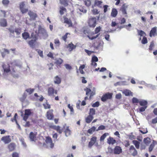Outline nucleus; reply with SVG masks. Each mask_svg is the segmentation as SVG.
<instances>
[{
	"label": "nucleus",
	"mask_w": 157,
	"mask_h": 157,
	"mask_svg": "<svg viewBox=\"0 0 157 157\" xmlns=\"http://www.w3.org/2000/svg\"><path fill=\"white\" fill-rule=\"evenodd\" d=\"M95 114V110L94 108H90V109L89 115L93 116Z\"/></svg>",
	"instance_id": "nucleus-39"
},
{
	"label": "nucleus",
	"mask_w": 157,
	"mask_h": 157,
	"mask_svg": "<svg viewBox=\"0 0 157 157\" xmlns=\"http://www.w3.org/2000/svg\"><path fill=\"white\" fill-rule=\"evenodd\" d=\"M127 8V6L125 5V4H123L120 9L122 13L124 14H127L126 9Z\"/></svg>",
	"instance_id": "nucleus-21"
},
{
	"label": "nucleus",
	"mask_w": 157,
	"mask_h": 157,
	"mask_svg": "<svg viewBox=\"0 0 157 157\" xmlns=\"http://www.w3.org/2000/svg\"><path fill=\"white\" fill-rule=\"evenodd\" d=\"M28 14L30 16L31 18L33 20H35L37 16V15L36 13L31 11H29L28 12Z\"/></svg>",
	"instance_id": "nucleus-18"
},
{
	"label": "nucleus",
	"mask_w": 157,
	"mask_h": 157,
	"mask_svg": "<svg viewBox=\"0 0 157 157\" xmlns=\"http://www.w3.org/2000/svg\"><path fill=\"white\" fill-rule=\"evenodd\" d=\"M54 44H55V47L56 48L59 47L60 44V43L59 39H56L54 40Z\"/></svg>",
	"instance_id": "nucleus-38"
},
{
	"label": "nucleus",
	"mask_w": 157,
	"mask_h": 157,
	"mask_svg": "<svg viewBox=\"0 0 157 157\" xmlns=\"http://www.w3.org/2000/svg\"><path fill=\"white\" fill-rule=\"evenodd\" d=\"M124 145L125 147H128L130 146L129 142L128 140H125L124 141Z\"/></svg>",
	"instance_id": "nucleus-53"
},
{
	"label": "nucleus",
	"mask_w": 157,
	"mask_h": 157,
	"mask_svg": "<svg viewBox=\"0 0 157 157\" xmlns=\"http://www.w3.org/2000/svg\"><path fill=\"white\" fill-rule=\"evenodd\" d=\"M54 83L57 84H59L61 83V79L58 76H56L55 77Z\"/></svg>",
	"instance_id": "nucleus-28"
},
{
	"label": "nucleus",
	"mask_w": 157,
	"mask_h": 157,
	"mask_svg": "<svg viewBox=\"0 0 157 157\" xmlns=\"http://www.w3.org/2000/svg\"><path fill=\"white\" fill-rule=\"evenodd\" d=\"M84 2L85 5L87 6H89L91 5V2L89 0H86Z\"/></svg>",
	"instance_id": "nucleus-59"
},
{
	"label": "nucleus",
	"mask_w": 157,
	"mask_h": 157,
	"mask_svg": "<svg viewBox=\"0 0 157 157\" xmlns=\"http://www.w3.org/2000/svg\"><path fill=\"white\" fill-rule=\"evenodd\" d=\"M110 150H109L110 153H113L114 154L119 155L122 152V149L120 146H116L115 147L113 150L111 148H110Z\"/></svg>",
	"instance_id": "nucleus-3"
},
{
	"label": "nucleus",
	"mask_w": 157,
	"mask_h": 157,
	"mask_svg": "<svg viewBox=\"0 0 157 157\" xmlns=\"http://www.w3.org/2000/svg\"><path fill=\"white\" fill-rule=\"evenodd\" d=\"M2 67L4 70V72L6 73H8L10 71V66L9 64H3Z\"/></svg>",
	"instance_id": "nucleus-16"
},
{
	"label": "nucleus",
	"mask_w": 157,
	"mask_h": 157,
	"mask_svg": "<svg viewBox=\"0 0 157 157\" xmlns=\"http://www.w3.org/2000/svg\"><path fill=\"white\" fill-rule=\"evenodd\" d=\"M147 42V38L145 37H144L142 40V44H145Z\"/></svg>",
	"instance_id": "nucleus-55"
},
{
	"label": "nucleus",
	"mask_w": 157,
	"mask_h": 157,
	"mask_svg": "<svg viewBox=\"0 0 157 157\" xmlns=\"http://www.w3.org/2000/svg\"><path fill=\"white\" fill-rule=\"evenodd\" d=\"M2 2L4 5H7L9 4L10 1L9 0H2Z\"/></svg>",
	"instance_id": "nucleus-62"
},
{
	"label": "nucleus",
	"mask_w": 157,
	"mask_h": 157,
	"mask_svg": "<svg viewBox=\"0 0 157 157\" xmlns=\"http://www.w3.org/2000/svg\"><path fill=\"white\" fill-rule=\"evenodd\" d=\"M132 101L133 103H138L140 101L138 99L134 97L132 98Z\"/></svg>",
	"instance_id": "nucleus-54"
},
{
	"label": "nucleus",
	"mask_w": 157,
	"mask_h": 157,
	"mask_svg": "<svg viewBox=\"0 0 157 157\" xmlns=\"http://www.w3.org/2000/svg\"><path fill=\"white\" fill-rule=\"evenodd\" d=\"M97 137L96 136H92L90 139V141L89 142L88 146L89 147L91 148L92 146L95 144H98L97 142Z\"/></svg>",
	"instance_id": "nucleus-7"
},
{
	"label": "nucleus",
	"mask_w": 157,
	"mask_h": 157,
	"mask_svg": "<svg viewBox=\"0 0 157 157\" xmlns=\"http://www.w3.org/2000/svg\"><path fill=\"white\" fill-rule=\"evenodd\" d=\"M3 51L1 52L2 57L4 58L5 57L6 54H9L10 52L9 50L6 49L4 48L3 50Z\"/></svg>",
	"instance_id": "nucleus-26"
},
{
	"label": "nucleus",
	"mask_w": 157,
	"mask_h": 157,
	"mask_svg": "<svg viewBox=\"0 0 157 157\" xmlns=\"http://www.w3.org/2000/svg\"><path fill=\"white\" fill-rule=\"evenodd\" d=\"M107 142L109 144H113L116 142V140L112 137H109L107 139Z\"/></svg>",
	"instance_id": "nucleus-22"
},
{
	"label": "nucleus",
	"mask_w": 157,
	"mask_h": 157,
	"mask_svg": "<svg viewBox=\"0 0 157 157\" xmlns=\"http://www.w3.org/2000/svg\"><path fill=\"white\" fill-rule=\"evenodd\" d=\"M113 94L109 93H107L102 96L101 99L103 102L105 101L108 99H111L112 96Z\"/></svg>",
	"instance_id": "nucleus-6"
},
{
	"label": "nucleus",
	"mask_w": 157,
	"mask_h": 157,
	"mask_svg": "<svg viewBox=\"0 0 157 157\" xmlns=\"http://www.w3.org/2000/svg\"><path fill=\"white\" fill-rule=\"evenodd\" d=\"M101 27L100 26H99L98 27H96L94 30L95 33H92V34H98V33L99 32H100V31L101 30Z\"/></svg>",
	"instance_id": "nucleus-43"
},
{
	"label": "nucleus",
	"mask_w": 157,
	"mask_h": 157,
	"mask_svg": "<svg viewBox=\"0 0 157 157\" xmlns=\"http://www.w3.org/2000/svg\"><path fill=\"white\" fill-rule=\"evenodd\" d=\"M29 136L31 141H34L36 137V135L33 132H31L30 133Z\"/></svg>",
	"instance_id": "nucleus-36"
},
{
	"label": "nucleus",
	"mask_w": 157,
	"mask_h": 157,
	"mask_svg": "<svg viewBox=\"0 0 157 157\" xmlns=\"http://www.w3.org/2000/svg\"><path fill=\"white\" fill-rule=\"evenodd\" d=\"M140 105L143 107L147 106V102L145 100L140 101L139 102Z\"/></svg>",
	"instance_id": "nucleus-33"
},
{
	"label": "nucleus",
	"mask_w": 157,
	"mask_h": 157,
	"mask_svg": "<svg viewBox=\"0 0 157 157\" xmlns=\"http://www.w3.org/2000/svg\"><path fill=\"white\" fill-rule=\"evenodd\" d=\"M55 63L56 64V65L57 66L60 67V65L63 63V60L61 58H59L57 59H55Z\"/></svg>",
	"instance_id": "nucleus-19"
},
{
	"label": "nucleus",
	"mask_w": 157,
	"mask_h": 157,
	"mask_svg": "<svg viewBox=\"0 0 157 157\" xmlns=\"http://www.w3.org/2000/svg\"><path fill=\"white\" fill-rule=\"evenodd\" d=\"M155 145L154 144H151L149 147V151L150 152L151 151L154 147Z\"/></svg>",
	"instance_id": "nucleus-60"
},
{
	"label": "nucleus",
	"mask_w": 157,
	"mask_h": 157,
	"mask_svg": "<svg viewBox=\"0 0 157 157\" xmlns=\"http://www.w3.org/2000/svg\"><path fill=\"white\" fill-rule=\"evenodd\" d=\"M22 35L23 38L25 40H27L28 38H30V34L28 32H24L23 33H22Z\"/></svg>",
	"instance_id": "nucleus-23"
},
{
	"label": "nucleus",
	"mask_w": 157,
	"mask_h": 157,
	"mask_svg": "<svg viewBox=\"0 0 157 157\" xmlns=\"http://www.w3.org/2000/svg\"><path fill=\"white\" fill-rule=\"evenodd\" d=\"M1 140L5 144H8L11 141V139L9 136L2 137L1 138Z\"/></svg>",
	"instance_id": "nucleus-13"
},
{
	"label": "nucleus",
	"mask_w": 157,
	"mask_h": 157,
	"mask_svg": "<svg viewBox=\"0 0 157 157\" xmlns=\"http://www.w3.org/2000/svg\"><path fill=\"white\" fill-rule=\"evenodd\" d=\"M47 65L48 66V69L49 70H51L53 69V67L54 66V65L52 63L48 64Z\"/></svg>",
	"instance_id": "nucleus-63"
},
{
	"label": "nucleus",
	"mask_w": 157,
	"mask_h": 157,
	"mask_svg": "<svg viewBox=\"0 0 157 157\" xmlns=\"http://www.w3.org/2000/svg\"><path fill=\"white\" fill-rule=\"evenodd\" d=\"M68 47L69 48V50L70 51L76 48V46L74 45L72 43H71L68 44Z\"/></svg>",
	"instance_id": "nucleus-45"
},
{
	"label": "nucleus",
	"mask_w": 157,
	"mask_h": 157,
	"mask_svg": "<svg viewBox=\"0 0 157 157\" xmlns=\"http://www.w3.org/2000/svg\"><path fill=\"white\" fill-rule=\"evenodd\" d=\"M64 132L66 136H67L70 135L71 131L69 128V127L68 126L67 127L64 131Z\"/></svg>",
	"instance_id": "nucleus-31"
},
{
	"label": "nucleus",
	"mask_w": 157,
	"mask_h": 157,
	"mask_svg": "<svg viewBox=\"0 0 157 157\" xmlns=\"http://www.w3.org/2000/svg\"><path fill=\"white\" fill-rule=\"evenodd\" d=\"M123 93L126 96H129L131 95H132V93L131 91L129 90H124L123 92Z\"/></svg>",
	"instance_id": "nucleus-29"
},
{
	"label": "nucleus",
	"mask_w": 157,
	"mask_h": 157,
	"mask_svg": "<svg viewBox=\"0 0 157 157\" xmlns=\"http://www.w3.org/2000/svg\"><path fill=\"white\" fill-rule=\"evenodd\" d=\"M102 3V2L101 1L96 0L95 1L94 4L95 6H97L101 8V5Z\"/></svg>",
	"instance_id": "nucleus-34"
},
{
	"label": "nucleus",
	"mask_w": 157,
	"mask_h": 157,
	"mask_svg": "<svg viewBox=\"0 0 157 157\" xmlns=\"http://www.w3.org/2000/svg\"><path fill=\"white\" fill-rule=\"evenodd\" d=\"M34 89L29 88L26 89L25 91L28 93H29V94H32L34 91Z\"/></svg>",
	"instance_id": "nucleus-49"
},
{
	"label": "nucleus",
	"mask_w": 157,
	"mask_h": 157,
	"mask_svg": "<svg viewBox=\"0 0 157 157\" xmlns=\"http://www.w3.org/2000/svg\"><path fill=\"white\" fill-rule=\"evenodd\" d=\"M97 22V20L96 17H93L89 18L87 23L90 27L94 28L96 26Z\"/></svg>",
	"instance_id": "nucleus-2"
},
{
	"label": "nucleus",
	"mask_w": 157,
	"mask_h": 157,
	"mask_svg": "<svg viewBox=\"0 0 157 157\" xmlns=\"http://www.w3.org/2000/svg\"><path fill=\"white\" fill-rule=\"evenodd\" d=\"M100 104L98 101H97L93 104L92 106L93 107H98L99 106Z\"/></svg>",
	"instance_id": "nucleus-58"
},
{
	"label": "nucleus",
	"mask_w": 157,
	"mask_h": 157,
	"mask_svg": "<svg viewBox=\"0 0 157 157\" xmlns=\"http://www.w3.org/2000/svg\"><path fill=\"white\" fill-rule=\"evenodd\" d=\"M109 135V133H104L102 135L100 138V141H103L106 138L107 136H108Z\"/></svg>",
	"instance_id": "nucleus-42"
},
{
	"label": "nucleus",
	"mask_w": 157,
	"mask_h": 157,
	"mask_svg": "<svg viewBox=\"0 0 157 157\" xmlns=\"http://www.w3.org/2000/svg\"><path fill=\"white\" fill-rule=\"evenodd\" d=\"M144 143L147 145H148L151 142L150 139L149 138H144Z\"/></svg>",
	"instance_id": "nucleus-46"
},
{
	"label": "nucleus",
	"mask_w": 157,
	"mask_h": 157,
	"mask_svg": "<svg viewBox=\"0 0 157 157\" xmlns=\"http://www.w3.org/2000/svg\"><path fill=\"white\" fill-rule=\"evenodd\" d=\"M15 33L17 36H19L21 34V28H15L14 29Z\"/></svg>",
	"instance_id": "nucleus-27"
},
{
	"label": "nucleus",
	"mask_w": 157,
	"mask_h": 157,
	"mask_svg": "<svg viewBox=\"0 0 157 157\" xmlns=\"http://www.w3.org/2000/svg\"><path fill=\"white\" fill-rule=\"evenodd\" d=\"M33 112H32L31 109H26L25 110L24 115L23 117V120L26 121L27 120L29 116L33 115Z\"/></svg>",
	"instance_id": "nucleus-4"
},
{
	"label": "nucleus",
	"mask_w": 157,
	"mask_h": 157,
	"mask_svg": "<svg viewBox=\"0 0 157 157\" xmlns=\"http://www.w3.org/2000/svg\"><path fill=\"white\" fill-rule=\"evenodd\" d=\"M92 12L94 15H95L99 13L98 10L97 9H94L92 10Z\"/></svg>",
	"instance_id": "nucleus-52"
},
{
	"label": "nucleus",
	"mask_w": 157,
	"mask_h": 157,
	"mask_svg": "<svg viewBox=\"0 0 157 157\" xmlns=\"http://www.w3.org/2000/svg\"><path fill=\"white\" fill-rule=\"evenodd\" d=\"M53 112V109H50L47 112L46 116L48 119L50 120L53 119L54 118Z\"/></svg>",
	"instance_id": "nucleus-10"
},
{
	"label": "nucleus",
	"mask_w": 157,
	"mask_h": 157,
	"mask_svg": "<svg viewBox=\"0 0 157 157\" xmlns=\"http://www.w3.org/2000/svg\"><path fill=\"white\" fill-rule=\"evenodd\" d=\"M85 51L86 52L88 55L90 56L92 53H94V52L93 51H90L87 49H85Z\"/></svg>",
	"instance_id": "nucleus-61"
},
{
	"label": "nucleus",
	"mask_w": 157,
	"mask_h": 157,
	"mask_svg": "<svg viewBox=\"0 0 157 157\" xmlns=\"http://www.w3.org/2000/svg\"><path fill=\"white\" fill-rule=\"evenodd\" d=\"M25 5V4L24 2H21L20 4V9L21 12L23 14L26 13L28 11V9L25 8H24Z\"/></svg>",
	"instance_id": "nucleus-9"
},
{
	"label": "nucleus",
	"mask_w": 157,
	"mask_h": 157,
	"mask_svg": "<svg viewBox=\"0 0 157 157\" xmlns=\"http://www.w3.org/2000/svg\"><path fill=\"white\" fill-rule=\"evenodd\" d=\"M95 129L96 128L94 126H93L88 130L87 132L89 134H91L95 131Z\"/></svg>",
	"instance_id": "nucleus-41"
},
{
	"label": "nucleus",
	"mask_w": 157,
	"mask_h": 157,
	"mask_svg": "<svg viewBox=\"0 0 157 157\" xmlns=\"http://www.w3.org/2000/svg\"><path fill=\"white\" fill-rule=\"evenodd\" d=\"M100 33L98 34L96 36H93V37H90V36L88 35L87 37L91 40H93L95 39H96L97 37H98L100 35Z\"/></svg>",
	"instance_id": "nucleus-51"
},
{
	"label": "nucleus",
	"mask_w": 157,
	"mask_h": 157,
	"mask_svg": "<svg viewBox=\"0 0 157 157\" xmlns=\"http://www.w3.org/2000/svg\"><path fill=\"white\" fill-rule=\"evenodd\" d=\"M27 95L25 93H24L22 95V96L20 98V100L22 102H24L26 97Z\"/></svg>",
	"instance_id": "nucleus-32"
},
{
	"label": "nucleus",
	"mask_w": 157,
	"mask_h": 157,
	"mask_svg": "<svg viewBox=\"0 0 157 157\" xmlns=\"http://www.w3.org/2000/svg\"><path fill=\"white\" fill-rule=\"evenodd\" d=\"M64 23L67 24L68 27L73 26V23L70 19L65 17H64Z\"/></svg>",
	"instance_id": "nucleus-11"
},
{
	"label": "nucleus",
	"mask_w": 157,
	"mask_h": 157,
	"mask_svg": "<svg viewBox=\"0 0 157 157\" xmlns=\"http://www.w3.org/2000/svg\"><path fill=\"white\" fill-rule=\"evenodd\" d=\"M45 142L48 145H49L50 147L53 148L54 147V144L52 142V140L51 137L47 136L46 137Z\"/></svg>",
	"instance_id": "nucleus-8"
},
{
	"label": "nucleus",
	"mask_w": 157,
	"mask_h": 157,
	"mask_svg": "<svg viewBox=\"0 0 157 157\" xmlns=\"http://www.w3.org/2000/svg\"><path fill=\"white\" fill-rule=\"evenodd\" d=\"M117 14V11L116 9L113 8L112 10L111 13V16L113 17H115Z\"/></svg>",
	"instance_id": "nucleus-24"
},
{
	"label": "nucleus",
	"mask_w": 157,
	"mask_h": 157,
	"mask_svg": "<svg viewBox=\"0 0 157 157\" xmlns=\"http://www.w3.org/2000/svg\"><path fill=\"white\" fill-rule=\"evenodd\" d=\"M69 34L68 33H66L65 35L62 37V39L65 42L67 41V35Z\"/></svg>",
	"instance_id": "nucleus-56"
},
{
	"label": "nucleus",
	"mask_w": 157,
	"mask_h": 157,
	"mask_svg": "<svg viewBox=\"0 0 157 157\" xmlns=\"http://www.w3.org/2000/svg\"><path fill=\"white\" fill-rule=\"evenodd\" d=\"M157 35V27H156L153 28L150 31L149 36L151 37Z\"/></svg>",
	"instance_id": "nucleus-15"
},
{
	"label": "nucleus",
	"mask_w": 157,
	"mask_h": 157,
	"mask_svg": "<svg viewBox=\"0 0 157 157\" xmlns=\"http://www.w3.org/2000/svg\"><path fill=\"white\" fill-rule=\"evenodd\" d=\"M50 128L56 130L59 134L62 133L63 132L62 129L60 128V127L59 126L52 125L50 126Z\"/></svg>",
	"instance_id": "nucleus-14"
},
{
	"label": "nucleus",
	"mask_w": 157,
	"mask_h": 157,
	"mask_svg": "<svg viewBox=\"0 0 157 157\" xmlns=\"http://www.w3.org/2000/svg\"><path fill=\"white\" fill-rule=\"evenodd\" d=\"M138 33L139 35L141 36H143L146 35V33L142 30H138Z\"/></svg>",
	"instance_id": "nucleus-50"
},
{
	"label": "nucleus",
	"mask_w": 157,
	"mask_h": 157,
	"mask_svg": "<svg viewBox=\"0 0 157 157\" xmlns=\"http://www.w3.org/2000/svg\"><path fill=\"white\" fill-rule=\"evenodd\" d=\"M48 94L49 96H52L53 97L55 96L54 94H56L57 93V91L55 90L52 87H50L48 89Z\"/></svg>",
	"instance_id": "nucleus-5"
},
{
	"label": "nucleus",
	"mask_w": 157,
	"mask_h": 157,
	"mask_svg": "<svg viewBox=\"0 0 157 157\" xmlns=\"http://www.w3.org/2000/svg\"><path fill=\"white\" fill-rule=\"evenodd\" d=\"M17 116V113H15L14 116V117L13 118H12L11 119V121L13 122L14 121H15L16 124H17V121L16 117Z\"/></svg>",
	"instance_id": "nucleus-47"
},
{
	"label": "nucleus",
	"mask_w": 157,
	"mask_h": 157,
	"mask_svg": "<svg viewBox=\"0 0 157 157\" xmlns=\"http://www.w3.org/2000/svg\"><path fill=\"white\" fill-rule=\"evenodd\" d=\"M59 1L60 4L65 6H67L68 5V0H59Z\"/></svg>",
	"instance_id": "nucleus-30"
},
{
	"label": "nucleus",
	"mask_w": 157,
	"mask_h": 157,
	"mask_svg": "<svg viewBox=\"0 0 157 157\" xmlns=\"http://www.w3.org/2000/svg\"><path fill=\"white\" fill-rule=\"evenodd\" d=\"M66 11L67 10L63 6L60 7V10L59 11V13L61 15H62L64 14V11L66 12Z\"/></svg>",
	"instance_id": "nucleus-44"
},
{
	"label": "nucleus",
	"mask_w": 157,
	"mask_h": 157,
	"mask_svg": "<svg viewBox=\"0 0 157 157\" xmlns=\"http://www.w3.org/2000/svg\"><path fill=\"white\" fill-rule=\"evenodd\" d=\"M85 90L86 91V95H88V94L90 93V98L91 99L92 96L95 94V92L91 91V90L87 87H86L85 89Z\"/></svg>",
	"instance_id": "nucleus-12"
},
{
	"label": "nucleus",
	"mask_w": 157,
	"mask_h": 157,
	"mask_svg": "<svg viewBox=\"0 0 157 157\" xmlns=\"http://www.w3.org/2000/svg\"><path fill=\"white\" fill-rule=\"evenodd\" d=\"M98 61V59L97 57L94 56L92 58L91 62H97Z\"/></svg>",
	"instance_id": "nucleus-64"
},
{
	"label": "nucleus",
	"mask_w": 157,
	"mask_h": 157,
	"mask_svg": "<svg viewBox=\"0 0 157 157\" xmlns=\"http://www.w3.org/2000/svg\"><path fill=\"white\" fill-rule=\"evenodd\" d=\"M6 12L4 10H1L0 11V16L5 17L6 15Z\"/></svg>",
	"instance_id": "nucleus-48"
},
{
	"label": "nucleus",
	"mask_w": 157,
	"mask_h": 157,
	"mask_svg": "<svg viewBox=\"0 0 157 157\" xmlns=\"http://www.w3.org/2000/svg\"><path fill=\"white\" fill-rule=\"evenodd\" d=\"M93 116L89 115L86 119V121L87 123H90L93 119Z\"/></svg>",
	"instance_id": "nucleus-25"
},
{
	"label": "nucleus",
	"mask_w": 157,
	"mask_h": 157,
	"mask_svg": "<svg viewBox=\"0 0 157 157\" xmlns=\"http://www.w3.org/2000/svg\"><path fill=\"white\" fill-rule=\"evenodd\" d=\"M132 143L134 144L137 149H139L140 147V142L136 140L132 141Z\"/></svg>",
	"instance_id": "nucleus-35"
},
{
	"label": "nucleus",
	"mask_w": 157,
	"mask_h": 157,
	"mask_svg": "<svg viewBox=\"0 0 157 157\" xmlns=\"http://www.w3.org/2000/svg\"><path fill=\"white\" fill-rule=\"evenodd\" d=\"M0 25L3 27H6L7 25L6 20L5 19H0Z\"/></svg>",
	"instance_id": "nucleus-20"
},
{
	"label": "nucleus",
	"mask_w": 157,
	"mask_h": 157,
	"mask_svg": "<svg viewBox=\"0 0 157 157\" xmlns=\"http://www.w3.org/2000/svg\"><path fill=\"white\" fill-rule=\"evenodd\" d=\"M16 145L13 143H10L8 146V148L10 151H13L15 149Z\"/></svg>",
	"instance_id": "nucleus-17"
},
{
	"label": "nucleus",
	"mask_w": 157,
	"mask_h": 157,
	"mask_svg": "<svg viewBox=\"0 0 157 157\" xmlns=\"http://www.w3.org/2000/svg\"><path fill=\"white\" fill-rule=\"evenodd\" d=\"M43 105L45 109H50L51 107L50 105L47 101L45 103L43 104Z\"/></svg>",
	"instance_id": "nucleus-37"
},
{
	"label": "nucleus",
	"mask_w": 157,
	"mask_h": 157,
	"mask_svg": "<svg viewBox=\"0 0 157 157\" xmlns=\"http://www.w3.org/2000/svg\"><path fill=\"white\" fill-rule=\"evenodd\" d=\"M154 46V43L153 41L150 44L149 48V49L150 51H151L153 49V48Z\"/></svg>",
	"instance_id": "nucleus-57"
},
{
	"label": "nucleus",
	"mask_w": 157,
	"mask_h": 157,
	"mask_svg": "<svg viewBox=\"0 0 157 157\" xmlns=\"http://www.w3.org/2000/svg\"><path fill=\"white\" fill-rule=\"evenodd\" d=\"M78 10L83 13H85L86 12L87 10L84 7L80 6Z\"/></svg>",
	"instance_id": "nucleus-40"
},
{
	"label": "nucleus",
	"mask_w": 157,
	"mask_h": 157,
	"mask_svg": "<svg viewBox=\"0 0 157 157\" xmlns=\"http://www.w3.org/2000/svg\"><path fill=\"white\" fill-rule=\"evenodd\" d=\"M31 37L33 39L29 41L28 43L30 47L33 48L35 46L38 37L36 35H34L33 33L31 34Z\"/></svg>",
	"instance_id": "nucleus-1"
}]
</instances>
